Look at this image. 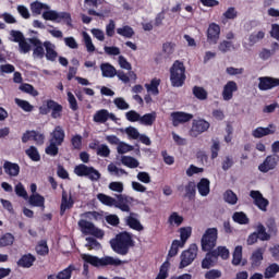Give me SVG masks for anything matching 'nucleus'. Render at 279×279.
Segmentation results:
<instances>
[{
  "label": "nucleus",
  "instance_id": "a211bd4d",
  "mask_svg": "<svg viewBox=\"0 0 279 279\" xmlns=\"http://www.w3.org/2000/svg\"><path fill=\"white\" fill-rule=\"evenodd\" d=\"M75 205V201L73 199V196L70 194H66V191H62V198H61V205H60V215L63 217V215L66 213V210H71L73 206Z\"/></svg>",
  "mask_w": 279,
  "mask_h": 279
},
{
  "label": "nucleus",
  "instance_id": "39448f33",
  "mask_svg": "<svg viewBox=\"0 0 279 279\" xmlns=\"http://www.w3.org/2000/svg\"><path fill=\"white\" fill-rule=\"evenodd\" d=\"M64 108L58 101L48 99L39 107V114L47 116L51 112V119H62Z\"/></svg>",
  "mask_w": 279,
  "mask_h": 279
},
{
  "label": "nucleus",
  "instance_id": "c9c22d12",
  "mask_svg": "<svg viewBox=\"0 0 279 279\" xmlns=\"http://www.w3.org/2000/svg\"><path fill=\"white\" fill-rule=\"evenodd\" d=\"M160 78H153L150 81V84H145V88L147 89V93H151V95H160V90L158 89V86H160Z\"/></svg>",
  "mask_w": 279,
  "mask_h": 279
},
{
  "label": "nucleus",
  "instance_id": "49530a36",
  "mask_svg": "<svg viewBox=\"0 0 279 279\" xmlns=\"http://www.w3.org/2000/svg\"><path fill=\"white\" fill-rule=\"evenodd\" d=\"M263 38H265V32L259 31L257 33H252L248 37V46L254 47V45H256V43H260Z\"/></svg>",
  "mask_w": 279,
  "mask_h": 279
},
{
  "label": "nucleus",
  "instance_id": "ea45409f",
  "mask_svg": "<svg viewBox=\"0 0 279 279\" xmlns=\"http://www.w3.org/2000/svg\"><path fill=\"white\" fill-rule=\"evenodd\" d=\"M117 34L122 36L123 38H133L134 37V28L130 25H124L122 27L117 28Z\"/></svg>",
  "mask_w": 279,
  "mask_h": 279
},
{
  "label": "nucleus",
  "instance_id": "5701e85b",
  "mask_svg": "<svg viewBox=\"0 0 279 279\" xmlns=\"http://www.w3.org/2000/svg\"><path fill=\"white\" fill-rule=\"evenodd\" d=\"M4 173L10 178H16L21 173V166L12 161H4L3 163Z\"/></svg>",
  "mask_w": 279,
  "mask_h": 279
},
{
  "label": "nucleus",
  "instance_id": "c03bdc74",
  "mask_svg": "<svg viewBox=\"0 0 279 279\" xmlns=\"http://www.w3.org/2000/svg\"><path fill=\"white\" fill-rule=\"evenodd\" d=\"M276 274H279V265L274 263V264H270L266 269H265V272H264V277L266 279H269V278H276Z\"/></svg>",
  "mask_w": 279,
  "mask_h": 279
},
{
  "label": "nucleus",
  "instance_id": "774afa93",
  "mask_svg": "<svg viewBox=\"0 0 279 279\" xmlns=\"http://www.w3.org/2000/svg\"><path fill=\"white\" fill-rule=\"evenodd\" d=\"M221 276L222 274L219 269H211L205 274L206 279H219Z\"/></svg>",
  "mask_w": 279,
  "mask_h": 279
},
{
  "label": "nucleus",
  "instance_id": "423d86ee",
  "mask_svg": "<svg viewBox=\"0 0 279 279\" xmlns=\"http://www.w3.org/2000/svg\"><path fill=\"white\" fill-rule=\"evenodd\" d=\"M217 239H219V230L217 228H208L202 236L201 245L203 252H210L217 247Z\"/></svg>",
  "mask_w": 279,
  "mask_h": 279
},
{
  "label": "nucleus",
  "instance_id": "4be33fe9",
  "mask_svg": "<svg viewBox=\"0 0 279 279\" xmlns=\"http://www.w3.org/2000/svg\"><path fill=\"white\" fill-rule=\"evenodd\" d=\"M269 134H276V126L269 124L268 128L258 126L252 132L254 138H263V136H269Z\"/></svg>",
  "mask_w": 279,
  "mask_h": 279
},
{
  "label": "nucleus",
  "instance_id": "9b49d317",
  "mask_svg": "<svg viewBox=\"0 0 279 279\" xmlns=\"http://www.w3.org/2000/svg\"><path fill=\"white\" fill-rule=\"evenodd\" d=\"M210 128V123L206 120H194L192 128L190 130V136L193 138H197L199 134H204V132H208Z\"/></svg>",
  "mask_w": 279,
  "mask_h": 279
},
{
  "label": "nucleus",
  "instance_id": "13d9d810",
  "mask_svg": "<svg viewBox=\"0 0 279 279\" xmlns=\"http://www.w3.org/2000/svg\"><path fill=\"white\" fill-rule=\"evenodd\" d=\"M15 194L17 195V197H23V199H28V195H27V191L25 190V186L23 185V183H17L15 185Z\"/></svg>",
  "mask_w": 279,
  "mask_h": 279
},
{
  "label": "nucleus",
  "instance_id": "58836bf2",
  "mask_svg": "<svg viewBox=\"0 0 279 279\" xmlns=\"http://www.w3.org/2000/svg\"><path fill=\"white\" fill-rule=\"evenodd\" d=\"M241 260H243V246L238 245L233 251L232 265H234V267H239V265H241Z\"/></svg>",
  "mask_w": 279,
  "mask_h": 279
},
{
  "label": "nucleus",
  "instance_id": "f3484780",
  "mask_svg": "<svg viewBox=\"0 0 279 279\" xmlns=\"http://www.w3.org/2000/svg\"><path fill=\"white\" fill-rule=\"evenodd\" d=\"M177 190L180 193H182V191H185V194L183 195V197H186L191 202V201L195 199V195L197 193V184H195L194 181H189L185 186L178 185Z\"/></svg>",
  "mask_w": 279,
  "mask_h": 279
},
{
  "label": "nucleus",
  "instance_id": "de8ad7c7",
  "mask_svg": "<svg viewBox=\"0 0 279 279\" xmlns=\"http://www.w3.org/2000/svg\"><path fill=\"white\" fill-rule=\"evenodd\" d=\"M31 10L33 12V14H37L40 15L43 14V10H49V5L39 2V1H35L31 4Z\"/></svg>",
  "mask_w": 279,
  "mask_h": 279
},
{
  "label": "nucleus",
  "instance_id": "8fccbe9b",
  "mask_svg": "<svg viewBox=\"0 0 279 279\" xmlns=\"http://www.w3.org/2000/svg\"><path fill=\"white\" fill-rule=\"evenodd\" d=\"M10 245H14V235L12 233H4L0 238V247H10Z\"/></svg>",
  "mask_w": 279,
  "mask_h": 279
},
{
  "label": "nucleus",
  "instance_id": "2eb2a0df",
  "mask_svg": "<svg viewBox=\"0 0 279 279\" xmlns=\"http://www.w3.org/2000/svg\"><path fill=\"white\" fill-rule=\"evenodd\" d=\"M28 43L33 45V58H38L43 60L45 58V43H43L38 37H32L28 39Z\"/></svg>",
  "mask_w": 279,
  "mask_h": 279
},
{
  "label": "nucleus",
  "instance_id": "4c0bfd02",
  "mask_svg": "<svg viewBox=\"0 0 279 279\" xmlns=\"http://www.w3.org/2000/svg\"><path fill=\"white\" fill-rule=\"evenodd\" d=\"M232 219L240 226H247V223H250V218H247V215H245L243 211H235L232 216Z\"/></svg>",
  "mask_w": 279,
  "mask_h": 279
},
{
  "label": "nucleus",
  "instance_id": "6e6d98bb",
  "mask_svg": "<svg viewBox=\"0 0 279 279\" xmlns=\"http://www.w3.org/2000/svg\"><path fill=\"white\" fill-rule=\"evenodd\" d=\"M15 104L19 108H22L24 112H32L34 110V107L27 100L15 98Z\"/></svg>",
  "mask_w": 279,
  "mask_h": 279
},
{
  "label": "nucleus",
  "instance_id": "c756f323",
  "mask_svg": "<svg viewBox=\"0 0 279 279\" xmlns=\"http://www.w3.org/2000/svg\"><path fill=\"white\" fill-rule=\"evenodd\" d=\"M100 70L102 73V77H116L117 76V69L110 63H102L100 65Z\"/></svg>",
  "mask_w": 279,
  "mask_h": 279
},
{
  "label": "nucleus",
  "instance_id": "a19ab883",
  "mask_svg": "<svg viewBox=\"0 0 279 279\" xmlns=\"http://www.w3.org/2000/svg\"><path fill=\"white\" fill-rule=\"evenodd\" d=\"M26 156L33 161V162H40V153L38 151V148L36 146H31L25 150Z\"/></svg>",
  "mask_w": 279,
  "mask_h": 279
},
{
  "label": "nucleus",
  "instance_id": "412c9836",
  "mask_svg": "<svg viewBox=\"0 0 279 279\" xmlns=\"http://www.w3.org/2000/svg\"><path fill=\"white\" fill-rule=\"evenodd\" d=\"M264 254H265V248L263 247H258L252 253L250 258L252 269H257V267L263 265Z\"/></svg>",
  "mask_w": 279,
  "mask_h": 279
},
{
  "label": "nucleus",
  "instance_id": "f704fd0d",
  "mask_svg": "<svg viewBox=\"0 0 279 279\" xmlns=\"http://www.w3.org/2000/svg\"><path fill=\"white\" fill-rule=\"evenodd\" d=\"M125 223L126 226H129V228H131L132 230H136L137 232H143L144 230V227L143 225H141V221H138V219L132 216H128L125 218Z\"/></svg>",
  "mask_w": 279,
  "mask_h": 279
},
{
  "label": "nucleus",
  "instance_id": "4d7b16f0",
  "mask_svg": "<svg viewBox=\"0 0 279 279\" xmlns=\"http://www.w3.org/2000/svg\"><path fill=\"white\" fill-rule=\"evenodd\" d=\"M68 101L73 112L80 110V106L77 105V99L75 98V95H73V93L71 92H68Z\"/></svg>",
  "mask_w": 279,
  "mask_h": 279
},
{
  "label": "nucleus",
  "instance_id": "69168bd1",
  "mask_svg": "<svg viewBox=\"0 0 279 279\" xmlns=\"http://www.w3.org/2000/svg\"><path fill=\"white\" fill-rule=\"evenodd\" d=\"M87 244L85 247H90L92 250H101V243L95 238H86Z\"/></svg>",
  "mask_w": 279,
  "mask_h": 279
},
{
  "label": "nucleus",
  "instance_id": "cd10ccee",
  "mask_svg": "<svg viewBox=\"0 0 279 279\" xmlns=\"http://www.w3.org/2000/svg\"><path fill=\"white\" fill-rule=\"evenodd\" d=\"M28 204L35 208H41V210H45V196L40 194H32L28 197Z\"/></svg>",
  "mask_w": 279,
  "mask_h": 279
},
{
  "label": "nucleus",
  "instance_id": "1a4fd4ad",
  "mask_svg": "<svg viewBox=\"0 0 279 279\" xmlns=\"http://www.w3.org/2000/svg\"><path fill=\"white\" fill-rule=\"evenodd\" d=\"M198 250L197 244L193 243L190 245L189 250L183 251L181 253L179 269H184L185 267H189V265H192L193 260L197 258Z\"/></svg>",
  "mask_w": 279,
  "mask_h": 279
},
{
  "label": "nucleus",
  "instance_id": "5fc2aeb1",
  "mask_svg": "<svg viewBox=\"0 0 279 279\" xmlns=\"http://www.w3.org/2000/svg\"><path fill=\"white\" fill-rule=\"evenodd\" d=\"M97 199L104 204V206H114V198L104 193L97 194Z\"/></svg>",
  "mask_w": 279,
  "mask_h": 279
},
{
  "label": "nucleus",
  "instance_id": "dca6fc26",
  "mask_svg": "<svg viewBox=\"0 0 279 279\" xmlns=\"http://www.w3.org/2000/svg\"><path fill=\"white\" fill-rule=\"evenodd\" d=\"M279 86V78L271 76L259 77L258 88L259 90H271V88H277Z\"/></svg>",
  "mask_w": 279,
  "mask_h": 279
},
{
  "label": "nucleus",
  "instance_id": "393cba45",
  "mask_svg": "<svg viewBox=\"0 0 279 279\" xmlns=\"http://www.w3.org/2000/svg\"><path fill=\"white\" fill-rule=\"evenodd\" d=\"M44 47L46 49L44 57H46L49 62H56L58 59V51H56V46L51 44V41H44Z\"/></svg>",
  "mask_w": 279,
  "mask_h": 279
},
{
  "label": "nucleus",
  "instance_id": "79ce46f5",
  "mask_svg": "<svg viewBox=\"0 0 279 279\" xmlns=\"http://www.w3.org/2000/svg\"><path fill=\"white\" fill-rule=\"evenodd\" d=\"M19 88L22 93H26V95H31L32 97H38L39 95L36 88H34V85L29 83H22Z\"/></svg>",
  "mask_w": 279,
  "mask_h": 279
},
{
  "label": "nucleus",
  "instance_id": "f03ea898",
  "mask_svg": "<svg viewBox=\"0 0 279 279\" xmlns=\"http://www.w3.org/2000/svg\"><path fill=\"white\" fill-rule=\"evenodd\" d=\"M111 250L120 256H128L130 254V247H134V239L132 233L128 231L120 232L116 238L110 240Z\"/></svg>",
  "mask_w": 279,
  "mask_h": 279
},
{
  "label": "nucleus",
  "instance_id": "6ab92c4d",
  "mask_svg": "<svg viewBox=\"0 0 279 279\" xmlns=\"http://www.w3.org/2000/svg\"><path fill=\"white\" fill-rule=\"evenodd\" d=\"M239 90V85H236V82L234 81H229L227 84L223 86L222 89V99L225 101H230L232 97H234V93Z\"/></svg>",
  "mask_w": 279,
  "mask_h": 279
},
{
  "label": "nucleus",
  "instance_id": "2f4dec72",
  "mask_svg": "<svg viewBox=\"0 0 279 279\" xmlns=\"http://www.w3.org/2000/svg\"><path fill=\"white\" fill-rule=\"evenodd\" d=\"M207 252L205 258L202 260V269H210V267H215V255H213V251H205Z\"/></svg>",
  "mask_w": 279,
  "mask_h": 279
},
{
  "label": "nucleus",
  "instance_id": "0e129e2a",
  "mask_svg": "<svg viewBox=\"0 0 279 279\" xmlns=\"http://www.w3.org/2000/svg\"><path fill=\"white\" fill-rule=\"evenodd\" d=\"M114 29H117V24L114 23V20H110L106 25V35L109 38H112L114 36Z\"/></svg>",
  "mask_w": 279,
  "mask_h": 279
},
{
  "label": "nucleus",
  "instance_id": "6e6552de",
  "mask_svg": "<svg viewBox=\"0 0 279 279\" xmlns=\"http://www.w3.org/2000/svg\"><path fill=\"white\" fill-rule=\"evenodd\" d=\"M43 19L45 21H54L56 23H60L61 21H64L68 27H73V19H71V13L69 12L58 13L57 11H53V10L45 11L43 13Z\"/></svg>",
  "mask_w": 279,
  "mask_h": 279
},
{
  "label": "nucleus",
  "instance_id": "b1692460",
  "mask_svg": "<svg viewBox=\"0 0 279 279\" xmlns=\"http://www.w3.org/2000/svg\"><path fill=\"white\" fill-rule=\"evenodd\" d=\"M34 263H36V256L28 253L22 255V257L17 260V266L23 267V269H29L31 267H34Z\"/></svg>",
  "mask_w": 279,
  "mask_h": 279
},
{
  "label": "nucleus",
  "instance_id": "7c9ffc66",
  "mask_svg": "<svg viewBox=\"0 0 279 279\" xmlns=\"http://www.w3.org/2000/svg\"><path fill=\"white\" fill-rule=\"evenodd\" d=\"M110 119V112L107 109H100L94 114L95 123H106Z\"/></svg>",
  "mask_w": 279,
  "mask_h": 279
},
{
  "label": "nucleus",
  "instance_id": "7ed1b4c3",
  "mask_svg": "<svg viewBox=\"0 0 279 279\" xmlns=\"http://www.w3.org/2000/svg\"><path fill=\"white\" fill-rule=\"evenodd\" d=\"M66 134L64 133V129L62 126L57 125L53 131L50 133L49 145L46 147L45 151L47 156L56 157L60 153V145L64 143V138Z\"/></svg>",
  "mask_w": 279,
  "mask_h": 279
},
{
  "label": "nucleus",
  "instance_id": "09e8293b",
  "mask_svg": "<svg viewBox=\"0 0 279 279\" xmlns=\"http://www.w3.org/2000/svg\"><path fill=\"white\" fill-rule=\"evenodd\" d=\"M38 256H47L49 254V245H47V240H41L35 247Z\"/></svg>",
  "mask_w": 279,
  "mask_h": 279
},
{
  "label": "nucleus",
  "instance_id": "9d476101",
  "mask_svg": "<svg viewBox=\"0 0 279 279\" xmlns=\"http://www.w3.org/2000/svg\"><path fill=\"white\" fill-rule=\"evenodd\" d=\"M78 226L82 228L84 234H92V236H96V239L104 236V231L95 227V225L88 220H81Z\"/></svg>",
  "mask_w": 279,
  "mask_h": 279
},
{
  "label": "nucleus",
  "instance_id": "338daca9",
  "mask_svg": "<svg viewBox=\"0 0 279 279\" xmlns=\"http://www.w3.org/2000/svg\"><path fill=\"white\" fill-rule=\"evenodd\" d=\"M134 146L129 145L126 143L120 142L118 144V154H128V151H132Z\"/></svg>",
  "mask_w": 279,
  "mask_h": 279
},
{
  "label": "nucleus",
  "instance_id": "a18cd8bd",
  "mask_svg": "<svg viewBox=\"0 0 279 279\" xmlns=\"http://www.w3.org/2000/svg\"><path fill=\"white\" fill-rule=\"evenodd\" d=\"M74 270H75V266L70 265L65 269L59 271L56 276V279H71Z\"/></svg>",
  "mask_w": 279,
  "mask_h": 279
},
{
  "label": "nucleus",
  "instance_id": "052dcab7",
  "mask_svg": "<svg viewBox=\"0 0 279 279\" xmlns=\"http://www.w3.org/2000/svg\"><path fill=\"white\" fill-rule=\"evenodd\" d=\"M71 145H72V149H76L80 151V149H82V135L76 134L72 136Z\"/></svg>",
  "mask_w": 279,
  "mask_h": 279
},
{
  "label": "nucleus",
  "instance_id": "bb28decb",
  "mask_svg": "<svg viewBox=\"0 0 279 279\" xmlns=\"http://www.w3.org/2000/svg\"><path fill=\"white\" fill-rule=\"evenodd\" d=\"M197 191L202 197H208L210 194V180L203 178L197 183Z\"/></svg>",
  "mask_w": 279,
  "mask_h": 279
},
{
  "label": "nucleus",
  "instance_id": "e2e57ef3",
  "mask_svg": "<svg viewBox=\"0 0 279 279\" xmlns=\"http://www.w3.org/2000/svg\"><path fill=\"white\" fill-rule=\"evenodd\" d=\"M97 156H101V158H108L110 156V148L106 144H101L97 148Z\"/></svg>",
  "mask_w": 279,
  "mask_h": 279
},
{
  "label": "nucleus",
  "instance_id": "3c124183",
  "mask_svg": "<svg viewBox=\"0 0 279 279\" xmlns=\"http://www.w3.org/2000/svg\"><path fill=\"white\" fill-rule=\"evenodd\" d=\"M223 199L227 204H231V206H234V204L239 202V197L232 192V190H227L225 192Z\"/></svg>",
  "mask_w": 279,
  "mask_h": 279
},
{
  "label": "nucleus",
  "instance_id": "0eeeda50",
  "mask_svg": "<svg viewBox=\"0 0 279 279\" xmlns=\"http://www.w3.org/2000/svg\"><path fill=\"white\" fill-rule=\"evenodd\" d=\"M74 173L78 178H88L92 182H97L101 179V173L95 167H88L84 163L77 165L74 168Z\"/></svg>",
  "mask_w": 279,
  "mask_h": 279
},
{
  "label": "nucleus",
  "instance_id": "f257e3e1",
  "mask_svg": "<svg viewBox=\"0 0 279 279\" xmlns=\"http://www.w3.org/2000/svg\"><path fill=\"white\" fill-rule=\"evenodd\" d=\"M82 258L84 260L83 270L85 274H88V265L93 267H121L123 265V260L119 258H114L112 256L97 257L88 254H83Z\"/></svg>",
  "mask_w": 279,
  "mask_h": 279
},
{
  "label": "nucleus",
  "instance_id": "aec40b11",
  "mask_svg": "<svg viewBox=\"0 0 279 279\" xmlns=\"http://www.w3.org/2000/svg\"><path fill=\"white\" fill-rule=\"evenodd\" d=\"M171 118H172V123L174 128H178L180 123H189V121L193 119V114L182 112V111H175L171 113Z\"/></svg>",
  "mask_w": 279,
  "mask_h": 279
},
{
  "label": "nucleus",
  "instance_id": "4468645a",
  "mask_svg": "<svg viewBox=\"0 0 279 279\" xmlns=\"http://www.w3.org/2000/svg\"><path fill=\"white\" fill-rule=\"evenodd\" d=\"M250 197L254 199V204L259 210H263V213H267V206H269V201L267 198H264L260 191L252 190L250 192Z\"/></svg>",
  "mask_w": 279,
  "mask_h": 279
},
{
  "label": "nucleus",
  "instance_id": "ddd939ff",
  "mask_svg": "<svg viewBox=\"0 0 279 279\" xmlns=\"http://www.w3.org/2000/svg\"><path fill=\"white\" fill-rule=\"evenodd\" d=\"M221 36V26L217 23L209 24L207 28V43L209 45H217L219 43V38Z\"/></svg>",
  "mask_w": 279,
  "mask_h": 279
},
{
  "label": "nucleus",
  "instance_id": "680f3d73",
  "mask_svg": "<svg viewBox=\"0 0 279 279\" xmlns=\"http://www.w3.org/2000/svg\"><path fill=\"white\" fill-rule=\"evenodd\" d=\"M126 121H130L131 123H136V121H141V113L130 110L125 113Z\"/></svg>",
  "mask_w": 279,
  "mask_h": 279
},
{
  "label": "nucleus",
  "instance_id": "bf43d9fd",
  "mask_svg": "<svg viewBox=\"0 0 279 279\" xmlns=\"http://www.w3.org/2000/svg\"><path fill=\"white\" fill-rule=\"evenodd\" d=\"M83 37H84V43L87 51L89 53H93V51H95V45L93 44V39L90 38V35H88V33H84Z\"/></svg>",
  "mask_w": 279,
  "mask_h": 279
},
{
  "label": "nucleus",
  "instance_id": "72a5a7b5",
  "mask_svg": "<svg viewBox=\"0 0 279 279\" xmlns=\"http://www.w3.org/2000/svg\"><path fill=\"white\" fill-rule=\"evenodd\" d=\"M192 94L199 101H206V99H208V92L202 86H194L192 88Z\"/></svg>",
  "mask_w": 279,
  "mask_h": 279
},
{
  "label": "nucleus",
  "instance_id": "c85d7f7f",
  "mask_svg": "<svg viewBox=\"0 0 279 279\" xmlns=\"http://www.w3.org/2000/svg\"><path fill=\"white\" fill-rule=\"evenodd\" d=\"M211 254L215 258V260H218V258H222V260H228L230 258V251L226 246H218L217 248H211Z\"/></svg>",
  "mask_w": 279,
  "mask_h": 279
},
{
  "label": "nucleus",
  "instance_id": "473e14b6",
  "mask_svg": "<svg viewBox=\"0 0 279 279\" xmlns=\"http://www.w3.org/2000/svg\"><path fill=\"white\" fill-rule=\"evenodd\" d=\"M156 111H153L150 113H145L144 116H140V123L141 125H147L151 126L154 123H156Z\"/></svg>",
  "mask_w": 279,
  "mask_h": 279
},
{
  "label": "nucleus",
  "instance_id": "603ef678",
  "mask_svg": "<svg viewBox=\"0 0 279 279\" xmlns=\"http://www.w3.org/2000/svg\"><path fill=\"white\" fill-rule=\"evenodd\" d=\"M218 49L221 51V53H228V51H234V49L236 48L234 47V44H232V41L222 40L218 45Z\"/></svg>",
  "mask_w": 279,
  "mask_h": 279
},
{
  "label": "nucleus",
  "instance_id": "f8f14e48",
  "mask_svg": "<svg viewBox=\"0 0 279 279\" xmlns=\"http://www.w3.org/2000/svg\"><path fill=\"white\" fill-rule=\"evenodd\" d=\"M279 156L278 155H269L266 157L263 163L258 166V170L262 173H269V171L276 169L278 167Z\"/></svg>",
  "mask_w": 279,
  "mask_h": 279
},
{
  "label": "nucleus",
  "instance_id": "37998d69",
  "mask_svg": "<svg viewBox=\"0 0 279 279\" xmlns=\"http://www.w3.org/2000/svg\"><path fill=\"white\" fill-rule=\"evenodd\" d=\"M121 162L124 165V167H129V169H136L140 165L136 158L132 156H122Z\"/></svg>",
  "mask_w": 279,
  "mask_h": 279
},
{
  "label": "nucleus",
  "instance_id": "864d4df0",
  "mask_svg": "<svg viewBox=\"0 0 279 279\" xmlns=\"http://www.w3.org/2000/svg\"><path fill=\"white\" fill-rule=\"evenodd\" d=\"M183 222L184 217L179 216L177 211H173L168 218V223H170V226H173V223L175 226H182Z\"/></svg>",
  "mask_w": 279,
  "mask_h": 279
},
{
  "label": "nucleus",
  "instance_id": "a878e982",
  "mask_svg": "<svg viewBox=\"0 0 279 279\" xmlns=\"http://www.w3.org/2000/svg\"><path fill=\"white\" fill-rule=\"evenodd\" d=\"M114 198V208H119L122 213H130V205H128V196L118 194Z\"/></svg>",
  "mask_w": 279,
  "mask_h": 279
},
{
  "label": "nucleus",
  "instance_id": "20e7f679",
  "mask_svg": "<svg viewBox=\"0 0 279 279\" xmlns=\"http://www.w3.org/2000/svg\"><path fill=\"white\" fill-rule=\"evenodd\" d=\"M170 82L173 88H182L186 82V66L184 62L175 60L170 68Z\"/></svg>",
  "mask_w": 279,
  "mask_h": 279
},
{
  "label": "nucleus",
  "instance_id": "e433bc0d",
  "mask_svg": "<svg viewBox=\"0 0 279 279\" xmlns=\"http://www.w3.org/2000/svg\"><path fill=\"white\" fill-rule=\"evenodd\" d=\"M255 234H257L259 241H269L271 239V234L267 232L263 223L256 226Z\"/></svg>",
  "mask_w": 279,
  "mask_h": 279
}]
</instances>
